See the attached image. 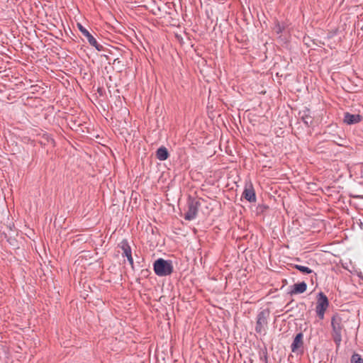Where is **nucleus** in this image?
<instances>
[{
  "label": "nucleus",
  "instance_id": "nucleus-6",
  "mask_svg": "<svg viewBox=\"0 0 363 363\" xmlns=\"http://www.w3.org/2000/svg\"><path fill=\"white\" fill-rule=\"evenodd\" d=\"M303 334L300 332L295 335L291 345V349L292 352L302 354L303 353Z\"/></svg>",
  "mask_w": 363,
  "mask_h": 363
},
{
  "label": "nucleus",
  "instance_id": "nucleus-23",
  "mask_svg": "<svg viewBox=\"0 0 363 363\" xmlns=\"http://www.w3.org/2000/svg\"><path fill=\"white\" fill-rule=\"evenodd\" d=\"M137 281H138V282L140 281V278L137 279Z\"/></svg>",
  "mask_w": 363,
  "mask_h": 363
},
{
  "label": "nucleus",
  "instance_id": "nucleus-2",
  "mask_svg": "<svg viewBox=\"0 0 363 363\" xmlns=\"http://www.w3.org/2000/svg\"><path fill=\"white\" fill-rule=\"evenodd\" d=\"M153 270L156 275L159 277H167L173 273L174 267L172 261L158 258L153 263Z\"/></svg>",
  "mask_w": 363,
  "mask_h": 363
},
{
  "label": "nucleus",
  "instance_id": "nucleus-7",
  "mask_svg": "<svg viewBox=\"0 0 363 363\" xmlns=\"http://www.w3.org/2000/svg\"><path fill=\"white\" fill-rule=\"evenodd\" d=\"M118 247L123 250L122 256L126 257L127 259L131 266V268L134 269V262L132 256L131 247L129 245L128 241L126 239H123L119 244Z\"/></svg>",
  "mask_w": 363,
  "mask_h": 363
},
{
  "label": "nucleus",
  "instance_id": "nucleus-3",
  "mask_svg": "<svg viewBox=\"0 0 363 363\" xmlns=\"http://www.w3.org/2000/svg\"><path fill=\"white\" fill-rule=\"evenodd\" d=\"M270 315L269 308H265L259 311L257 315L255 332L258 334H266V328L268 325V318Z\"/></svg>",
  "mask_w": 363,
  "mask_h": 363
},
{
  "label": "nucleus",
  "instance_id": "nucleus-12",
  "mask_svg": "<svg viewBox=\"0 0 363 363\" xmlns=\"http://www.w3.org/2000/svg\"><path fill=\"white\" fill-rule=\"evenodd\" d=\"M362 119V116L359 114H352L346 112L344 114L343 121L348 125H353L359 123Z\"/></svg>",
  "mask_w": 363,
  "mask_h": 363
},
{
  "label": "nucleus",
  "instance_id": "nucleus-11",
  "mask_svg": "<svg viewBox=\"0 0 363 363\" xmlns=\"http://www.w3.org/2000/svg\"><path fill=\"white\" fill-rule=\"evenodd\" d=\"M329 306V300L327 296L322 291L317 295L316 308L327 310Z\"/></svg>",
  "mask_w": 363,
  "mask_h": 363
},
{
  "label": "nucleus",
  "instance_id": "nucleus-8",
  "mask_svg": "<svg viewBox=\"0 0 363 363\" xmlns=\"http://www.w3.org/2000/svg\"><path fill=\"white\" fill-rule=\"evenodd\" d=\"M242 196L244 197L247 201L252 203L256 201V194L252 184L250 183L248 186H246Z\"/></svg>",
  "mask_w": 363,
  "mask_h": 363
},
{
  "label": "nucleus",
  "instance_id": "nucleus-19",
  "mask_svg": "<svg viewBox=\"0 0 363 363\" xmlns=\"http://www.w3.org/2000/svg\"><path fill=\"white\" fill-rule=\"evenodd\" d=\"M325 311H326V310L319 309V308H315L316 314L320 320H323L324 318V315H325Z\"/></svg>",
  "mask_w": 363,
  "mask_h": 363
},
{
  "label": "nucleus",
  "instance_id": "nucleus-4",
  "mask_svg": "<svg viewBox=\"0 0 363 363\" xmlns=\"http://www.w3.org/2000/svg\"><path fill=\"white\" fill-rule=\"evenodd\" d=\"M200 206L201 202L199 200L189 196L187 201L188 210L184 214V219L189 221L195 219Z\"/></svg>",
  "mask_w": 363,
  "mask_h": 363
},
{
  "label": "nucleus",
  "instance_id": "nucleus-5",
  "mask_svg": "<svg viewBox=\"0 0 363 363\" xmlns=\"http://www.w3.org/2000/svg\"><path fill=\"white\" fill-rule=\"evenodd\" d=\"M77 27L81 33L86 38L91 46L95 48L98 51L104 50V46L97 42L96 39L89 32L87 29L79 23H77Z\"/></svg>",
  "mask_w": 363,
  "mask_h": 363
},
{
  "label": "nucleus",
  "instance_id": "nucleus-14",
  "mask_svg": "<svg viewBox=\"0 0 363 363\" xmlns=\"http://www.w3.org/2000/svg\"><path fill=\"white\" fill-rule=\"evenodd\" d=\"M155 155L157 159L160 161H164L168 159L169 153L165 147L161 146L157 150Z\"/></svg>",
  "mask_w": 363,
  "mask_h": 363
},
{
  "label": "nucleus",
  "instance_id": "nucleus-15",
  "mask_svg": "<svg viewBox=\"0 0 363 363\" xmlns=\"http://www.w3.org/2000/svg\"><path fill=\"white\" fill-rule=\"evenodd\" d=\"M293 268L296 269L303 274H309L313 272V270L308 267L299 265V264H291Z\"/></svg>",
  "mask_w": 363,
  "mask_h": 363
},
{
  "label": "nucleus",
  "instance_id": "nucleus-1",
  "mask_svg": "<svg viewBox=\"0 0 363 363\" xmlns=\"http://www.w3.org/2000/svg\"><path fill=\"white\" fill-rule=\"evenodd\" d=\"M332 337L334 342L339 346L342 342V332L345 331L340 315L336 313L331 318Z\"/></svg>",
  "mask_w": 363,
  "mask_h": 363
},
{
  "label": "nucleus",
  "instance_id": "nucleus-10",
  "mask_svg": "<svg viewBox=\"0 0 363 363\" xmlns=\"http://www.w3.org/2000/svg\"><path fill=\"white\" fill-rule=\"evenodd\" d=\"M291 289L289 294L291 296L300 294L304 293L307 289V284L305 281L298 282L291 286Z\"/></svg>",
  "mask_w": 363,
  "mask_h": 363
},
{
  "label": "nucleus",
  "instance_id": "nucleus-21",
  "mask_svg": "<svg viewBox=\"0 0 363 363\" xmlns=\"http://www.w3.org/2000/svg\"><path fill=\"white\" fill-rule=\"evenodd\" d=\"M260 359L262 361H264L265 363H267V352H264L263 356L260 357Z\"/></svg>",
  "mask_w": 363,
  "mask_h": 363
},
{
  "label": "nucleus",
  "instance_id": "nucleus-9",
  "mask_svg": "<svg viewBox=\"0 0 363 363\" xmlns=\"http://www.w3.org/2000/svg\"><path fill=\"white\" fill-rule=\"evenodd\" d=\"M298 116L306 127L312 125L313 123V118L311 116L310 110L308 108H305L303 110L300 111Z\"/></svg>",
  "mask_w": 363,
  "mask_h": 363
},
{
  "label": "nucleus",
  "instance_id": "nucleus-17",
  "mask_svg": "<svg viewBox=\"0 0 363 363\" xmlns=\"http://www.w3.org/2000/svg\"><path fill=\"white\" fill-rule=\"evenodd\" d=\"M350 363H363V359L359 354L354 352L351 357Z\"/></svg>",
  "mask_w": 363,
  "mask_h": 363
},
{
  "label": "nucleus",
  "instance_id": "nucleus-20",
  "mask_svg": "<svg viewBox=\"0 0 363 363\" xmlns=\"http://www.w3.org/2000/svg\"><path fill=\"white\" fill-rule=\"evenodd\" d=\"M150 274V272L147 269H142L140 275L144 278H147Z\"/></svg>",
  "mask_w": 363,
  "mask_h": 363
},
{
  "label": "nucleus",
  "instance_id": "nucleus-16",
  "mask_svg": "<svg viewBox=\"0 0 363 363\" xmlns=\"http://www.w3.org/2000/svg\"><path fill=\"white\" fill-rule=\"evenodd\" d=\"M286 24L284 23H281L279 21L276 20L274 23V30L277 35H281L283 31L286 28Z\"/></svg>",
  "mask_w": 363,
  "mask_h": 363
},
{
  "label": "nucleus",
  "instance_id": "nucleus-18",
  "mask_svg": "<svg viewBox=\"0 0 363 363\" xmlns=\"http://www.w3.org/2000/svg\"><path fill=\"white\" fill-rule=\"evenodd\" d=\"M269 208V206L265 204H259L257 207L258 213H263Z\"/></svg>",
  "mask_w": 363,
  "mask_h": 363
},
{
  "label": "nucleus",
  "instance_id": "nucleus-22",
  "mask_svg": "<svg viewBox=\"0 0 363 363\" xmlns=\"http://www.w3.org/2000/svg\"><path fill=\"white\" fill-rule=\"evenodd\" d=\"M116 62L117 64H119L121 62V60L118 58L115 59L113 61V64H116Z\"/></svg>",
  "mask_w": 363,
  "mask_h": 363
},
{
  "label": "nucleus",
  "instance_id": "nucleus-13",
  "mask_svg": "<svg viewBox=\"0 0 363 363\" xmlns=\"http://www.w3.org/2000/svg\"><path fill=\"white\" fill-rule=\"evenodd\" d=\"M174 6L175 5L173 2H167L162 9L158 7L157 10L160 12L163 11L165 14L170 16V18H172L175 12Z\"/></svg>",
  "mask_w": 363,
  "mask_h": 363
}]
</instances>
